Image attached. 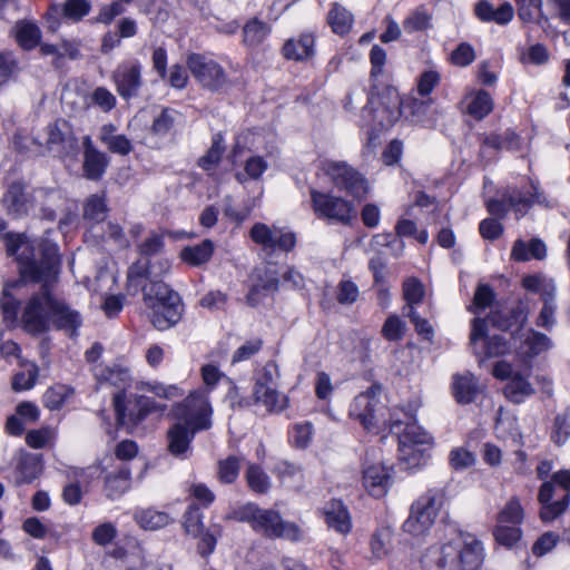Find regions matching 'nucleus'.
<instances>
[{"label": "nucleus", "instance_id": "obj_1", "mask_svg": "<svg viewBox=\"0 0 570 570\" xmlns=\"http://www.w3.org/2000/svg\"><path fill=\"white\" fill-rule=\"evenodd\" d=\"M7 254L19 262L21 276L42 287L27 303L23 314V328L31 334H40L51 327L73 336L82 324L81 315L63 301L52 296L49 286L58 278L60 257L58 247L51 243L41 245V258H33V246L22 234L4 235Z\"/></svg>", "mask_w": 570, "mask_h": 570}, {"label": "nucleus", "instance_id": "obj_2", "mask_svg": "<svg viewBox=\"0 0 570 570\" xmlns=\"http://www.w3.org/2000/svg\"><path fill=\"white\" fill-rule=\"evenodd\" d=\"M227 519L248 523L254 532L265 538H282L289 541L302 539V531L297 524L284 521L277 511L263 509L256 503L248 502L234 509Z\"/></svg>", "mask_w": 570, "mask_h": 570}, {"label": "nucleus", "instance_id": "obj_3", "mask_svg": "<svg viewBox=\"0 0 570 570\" xmlns=\"http://www.w3.org/2000/svg\"><path fill=\"white\" fill-rule=\"evenodd\" d=\"M435 570H479L483 560V547L472 534H459L429 556Z\"/></svg>", "mask_w": 570, "mask_h": 570}, {"label": "nucleus", "instance_id": "obj_4", "mask_svg": "<svg viewBox=\"0 0 570 570\" xmlns=\"http://www.w3.org/2000/svg\"><path fill=\"white\" fill-rule=\"evenodd\" d=\"M148 317L158 331L175 326L183 317L184 305L178 293L161 281H150L142 286Z\"/></svg>", "mask_w": 570, "mask_h": 570}, {"label": "nucleus", "instance_id": "obj_5", "mask_svg": "<svg viewBox=\"0 0 570 570\" xmlns=\"http://www.w3.org/2000/svg\"><path fill=\"white\" fill-rule=\"evenodd\" d=\"M381 107L374 114L372 109L365 107L363 117L368 122L375 121L381 128L393 126L402 114L411 116L414 121H421L429 111L432 99L430 97H407L402 99L399 92L393 88H387L380 98Z\"/></svg>", "mask_w": 570, "mask_h": 570}, {"label": "nucleus", "instance_id": "obj_6", "mask_svg": "<svg viewBox=\"0 0 570 570\" xmlns=\"http://www.w3.org/2000/svg\"><path fill=\"white\" fill-rule=\"evenodd\" d=\"M61 202L60 193L49 188H37L30 195L21 181L11 183L3 195L2 204L7 214L19 218L28 214L29 209L39 206L43 217L52 220L55 207Z\"/></svg>", "mask_w": 570, "mask_h": 570}, {"label": "nucleus", "instance_id": "obj_7", "mask_svg": "<svg viewBox=\"0 0 570 570\" xmlns=\"http://www.w3.org/2000/svg\"><path fill=\"white\" fill-rule=\"evenodd\" d=\"M488 322L503 331L511 326V320L508 316H503L500 312L491 313L489 318H474L470 335V343L474 354L484 358L504 355L511 348L510 343L503 335H488Z\"/></svg>", "mask_w": 570, "mask_h": 570}, {"label": "nucleus", "instance_id": "obj_8", "mask_svg": "<svg viewBox=\"0 0 570 570\" xmlns=\"http://www.w3.org/2000/svg\"><path fill=\"white\" fill-rule=\"evenodd\" d=\"M533 204L544 207H553L556 204L540 188L538 183H531L527 190L508 188L501 199L488 202V210L492 215L504 217L510 209H513L517 219L524 216Z\"/></svg>", "mask_w": 570, "mask_h": 570}, {"label": "nucleus", "instance_id": "obj_9", "mask_svg": "<svg viewBox=\"0 0 570 570\" xmlns=\"http://www.w3.org/2000/svg\"><path fill=\"white\" fill-rule=\"evenodd\" d=\"M348 415L370 432L391 425L386 419V405L381 399L379 385H372L356 395L350 404Z\"/></svg>", "mask_w": 570, "mask_h": 570}, {"label": "nucleus", "instance_id": "obj_10", "mask_svg": "<svg viewBox=\"0 0 570 570\" xmlns=\"http://www.w3.org/2000/svg\"><path fill=\"white\" fill-rule=\"evenodd\" d=\"M538 499L542 505L540 510L542 521L549 522L562 514L570 499V471L556 472L552 481L541 485Z\"/></svg>", "mask_w": 570, "mask_h": 570}, {"label": "nucleus", "instance_id": "obj_11", "mask_svg": "<svg viewBox=\"0 0 570 570\" xmlns=\"http://www.w3.org/2000/svg\"><path fill=\"white\" fill-rule=\"evenodd\" d=\"M443 503V494L436 490H429L414 501L410 514L404 521L403 531L421 537L429 532L433 525Z\"/></svg>", "mask_w": 570, "mask_h": 570}, {"label": "nucleus", "instance_id": "obj_12", "mask_svg": "<svg viewBox=\"0 0 570 570\" xmlns=\"http://www.w3.org/2000/svg\"><path fill=\"white\" fill-rule=\"evenodd\" d=\"M35 142L47 151L63 158L78 153V140L71 125L65 119H57L37 132Z\"/></svg>", "mask_w": 570, "mask_h": 570}, {"label": "nucleus", "instance_id": "obj_13", "mask_svg": "<svg viewBox=\"0 0 570 570\" xmlns=\"http://www.w3.org/2000/svg\"><path fill=\"white\" fill-rule=\"evenodd\" d=\"M186 65L195 80L203 89L212 92H218L232 83L224 67L205 55H188Z\"/></svg>", "mask_w": 570, "mask_h": 570}, {"label": "nucleus", "instance_id": "obj_14", "mask_svg": "<svg viewBox=\"0 0 570 570\" xmlns=\"http://www.w3.org/2000/svg\"><path fill=\"white\" fill-rule=\"evenodd\" d=\"M322 170L340 190L356 199L366 197L368 184L366 178L345 161L324 160Z\"/></svg>", "mask_w": 570, "mask_h": 570}, {"label": "nucleus", "instance_id": "obj_15", "mask_svg": "<svg viewBox=\"0 0 570 570\" xmlns=\"http://www.w3.org/2000/svg\"><path fill=\"white\" fill-rule=\"evenodd\" d=\"M209 390H196L181 403L174 407L177 420L194 426V430L205 431L212 426L213 409L209 403Z\"/></svg>", "mask_w": 570, "mask_h": 570}, {"label": "nucleus", "instance_id": "obj_16", "mask_svg": "<svg viewBox=\"0 0 570 570\" xmlns=\"http://www.w3.org/2000/svg\"><path fill=\"white\" fill-rule=\"evenodd\" d=\"M311 204L318 218L350 225L356 217L355 207L351 202L316 189L311 190Z\"/></svg>", "mask_w": 570, "mask_h": 570}, {"label": "nucleus", "instance_id": "obj_17", "mask_svg": "<svg viewBox=\"0 0 570 570\" xmlns=\"http://www.w3.org/2000/svg\"><path fill=\"white\" fill-rule=\"evenodd\" d=\"M492 374L498 380L509 381L503 392L505 397L513 403H522L535 393L533 385L529 382L530 371L522 374L515 372L510 363L499 361L494 364Z\"/></svg>", "mask_w": 570, "mask_h": 570}, {"label": "nucleus", "instance_id": "obj_18", "mask_svg": "<svg viewBox=\"0 0 570 570\" xmlns=\"http://www.w3.org/2000/svg\"><path fill=\"white\" fill-rule=\"evenodd\" d=\"M250 239L263 250L272 254L276 250L291 252L296 245V235L277 226L256 223L249 230Z\"/></svg>", "mask_w": 570, "mask_h": 570}, {"label": "nucleus", "instance_id": "obj_19", "mask_svg": "<svg viewBox=\"0 0 570 570\" xmlns=\"http://www.w3.org/2000/svg\"><path fill=\"white\" fill-rule=\"evenodd\" d=\"M114 407L119 426L134 428L154 410V402L144 395L136 396L135 402L126 403L125 394L115 393Z\"/></svg>", "mask_w": 570, "mask_h": 570}, {"label": "nucleus", "instance_id": "obj_20", "mask_svg": "<svg viewBox=\"0 0 570 570\" xmlns=\"http://www.w3.org/2000/svg\"><path fill=\"white\" fill-rule=\"evenodd\" d=\"M91 10L89 0H66L59 3H51L47 12L49 29L56 31L60 26V19L72 22L81 21Z\"/></svg>", "mask_w": 570, "mask_h": 570}, {"label": "nucleus", "instance_id": "obj_21", "mask_svg": "<svg viewBox=\"0 0 570 570\" xmlns=\"http://www.w3.org/2000/svg\"><path fill=\"white\" fill-rule=\"evenodd\" d=\"M111 79L121 98L136 97L142 85L141 65L138 61H125L112 72Z\"/></svg>", "mask_w": 570, "mask_h": 570}, {"label": "nucleus", "instance_id": "obj_22", "mask_svg": "<svg viewBox=\"0 0 570 570\" xmlns=\"http://www.w3.org/2000/svg\"><path fill=\"white\" fill-rule=\"evenodd\" d=\"M197 432L199 430H194V426L178 420L166 433L168 452L177 459H188L191 454V443Z\"/></svg>", "mask_w": 570, "mask_h": 570}, {"label": "nucleus", "instance_id": "obj_23", "mask_svg": "<svg viewBox=\"0 0 570 570\" xmlns=\"http://www.w3.org/2000/svg\"><path fill=\"white\" fill-rule=\"evenodd\" d=\"M363 484L372 497H384L391 484L389 469L382 464H373L365 468L363 472Z\"/></svg>", "mask_w": 570, "mask_h": 570}, {"label": "nucleus", "instance_id": "obj_24", "mask_svg": "<svg viewBox=\"0 0 570 570\" xmlns=\"http://www.w3.org/2000/svg\"><path fill=\"white\" fill-rule=\"evenodd\" d=\"M131 488V470L122 464L105 476L104 491L108 499L115 500L124 495Z\"/></svg>", "mask_w": 570, "mask_h": 570}, {"label": "nucleus", "instance_id": "obj_25", "mask_svg": "<svg viewBox=\"0 0 570 570\" xmlns=\"http://www.w3.org/2000/svg\"><path fill=\"white\" fill-rule=\"evenodd\" d=\"M100 385H110L118 390L117 393L125 394L131 385V375L127 367L120 365L97 367L95 373Z\"/></svg>", "mask_w": 570, "mask_h": 570}, {"label": "nucleus", "instance_id": "obj_26", "mask_svg": "<svg viewBox=\"0 0 570 570\" xmlns=\"http://www.w3.org/2000/svg\"><path fill=\"white\" fill-rule=\"evenodd\" d=\"M169 271V263L167 261L159 262V272H154V265H151L149 262H146L145 264L141 263H135L132 264L127 274L128 279V287L129 289L135 288V291H138L139 287L142 288L145 284H142L144 281H154L155 277H158Z\"/></svg>", "mask_w": 570, "mask_h": 570}, {"label": "nucleus", "instance_id": "obj_27", "mask_svg": "<svg viewBox=\"0 0 570 570\" xmlns=\"http://www.w3.org/2000/svg\"><path fill=\"white\" fill-rule=\"evenodd\" d=\"M42 472L41 456L32 453H23L20 455L14 470V482L17 485L31 483Z\"/></svg>", "mask_w": 570, "mask_h": 570}, {"label": "nucleus", "instance_id": "obj_28", "mask_svg": "<svg viewBox=\"0 0 570 570\" xmlns=\"http://www.w3.org/2000/svg\"><path fill=\"white\" fill-rule=\"evenodd\" d=\"M324 515L327 525L335 531L342 534H346L351 531V517L341 501L330 502L324 510Z\"/></svg>", "mask_w": 570, "mask_h": 570}, {"label": "nucleus", "instance_id": "obj_29", "mask_svg": "<svg viewBox=\"0 0 570 570\" xmlns=\"http://www.w3.org/2000/svg\"><path fill=\"white\" fill-rule=\"evenodd\" d=\"M253 396L255 403L262 404L268 412H281L288 406L287 397L279 393L275 385L254 387Z\"/></svg>", "mask_w": 570, "mask_h": 570}, {"label": "nucleus", "instance_id": "obj_30", "mask_svg": "<svg viewBox=\"0 0 570 570\" xmlns=\"http://www.w3.org/2000/svg\"><path fill=\"white\" fill-rule=\"evenodd\" d=\"M479 392L476 379L473 374L468 372L453 376V395L456 402L469 404L474 401Z\"/></svg>", "mask_w": 570, "mask_h": 570}, {"label": "nucleus", "instance_id": "obj_31", "mask_svg": "<svg viewBox=\"0 0 570 570\" xmlns=\"http://www.w3.org/2000/svg\"><path fill=\"white\" fill-rule=\"evenodd\" d=\"M475 14L482 21L507 24L513 18V8L510 3L505 2L495 9L488 1H480L475 6Z\"/></svg>", "mask_w": 570, "mask_h": 570}, {"label": "nucleus", "instance_id": "obj_32", "mask_svg": "<svg viewBox=\"0 0 570 570\" xmlns=\"http://www.w3.org/2000/svg\"><path fill=\"white\" fill-rule=\"evenodd\" d=\"M429 445H410L399 442V460L404 470H412L423 464L429 458Z\"/></svg>", "mask_w": 570, "mask_h": 570}, {"label": "nucleus", "instance_id": "obj_33", "mask_svg": "<svg viewBox=\"0 0 570 570\" xmlns=\"http://www.w3.org/2000/svg\"><path fill=\"white\" fill-rule=\"evenodd\" d=\"M314 37L302 35L298 39H289L283 47L285 58L293 60H305L314 53Z\"/></svg>", "mask_w": 570, "mask_h": 570}, {"label": "nucleus", "instance_id": "obj_34", "mask_svg": "<svg viewBox=\"0 0 570 570\" xmlns=\"http://www.w3.org/2000/svg\"><path fill=\"white\" fill-rule=\"evenodd\" d=\"M552 346L551 338L540 332L528 330L522 334L521 353L528 357H535L549 351Z\"/></svg>", "mask_w": 570, "mask_h": 570}, {"label": "nucleus", "instance_id": "obj_35", "mask_svg": "<svg viewBox=\"0 0 570 570\" xmlns=\"http://www.w3.org/2000/svg\"><path fill=\"white\" fill-rule=\"evenodd\" d=\"M109 164L108 157L98 149L83 153V175L90 180H99Z\"/></svg>", "mask_w": 570, "mask_h": 570}, {"label": "nucleus", "instance_id": "obj_36", "mask_svg": "<svg viewBox=\"0 0 570 570\" xmlns=\"http://www.w3.org/2000/svg\"><path fill=\"white\" fill-rule=\"evenodd\" d=\"M114 125H105L101 128L100 141L108 148L109 151L126 156L131 153V141L125 135H116Z\"/></svg>", "mask_w": 570, "mask_h": 570}, {"label": "nucleus", "instance_id": "obj_37", "mask_svg": "<svg viewBox=\"0 0 570 570\" xmlns=\"http://www.w3.org/2000/svg\"><path fill=\"white\" fill-rule=\"evenodd\" d=\"M214 248V243L209 239H205L194 246L184 247L180 252V257L185 263L191 266H200L212 258Z\"/></svg>", "mask_w": 570, "mask_h": 570}, {"label": "nucleus", "instance_id": "obj_38", "mask_svg": "<svg viewBox=\"0 0 570 570\" xmlns=\"http://www.w3.org/2000/svg\"><path fill=\"white\" fill-rule=\"evenodd\" d=\"M272 28L264 21L253 18L243 27V42L247 47H258L269 36Z\"/></svg>", "mask_w": 570, "mask_h": 570}, {"label": "nucleus", "instance_id": "obj_39", "mask_svg": "<svg viewBox=\"0 0 570 570\" xmlns=\"http://www.w3.org/2000/svg\"><path fill=\"white\" fill-rule=\"evenodd\" d=\"M278 283L279 281L277 277V273L274 268H271V271H265L264 276L259 275L258 281L252 286L250 291L246 296L248 305H257L259 302V295L262 293H272L277 291Z\"/></svg>", "mask_w": 570, "mask_h": 570}, {"label": "nucleus", "instance_id": "obj_40", "mask_svg": "<svg viewBox=\"0 0 570 570\" xmlns=\"http://www.w3.org/2000/svg\"><path fill=\"white\" fill-rule=\"evenodd\" d=\"M354 17L345 7L335 2L327 14V23L333 32L344 36L352 29Z\"/></svg>", "mask_w": 570, "mask_h": 570}, {"label": "nucleus", "instance_id": "obj_41", "mask_svg": "<svg viewBox=\"0 0 570 570\" xmlns=\"http://www.w3.org/2000/svg\"><path fill=\"white\" fill-rule=\"evenodd\" d=\"M273 472L281 483L289 488L299 489L303 487L304 474L299 465L283 460L276 463Z\"/></svg>", "mask_w": 570, "mask_h": 570}, {"label": "nucleus", "instance_id": "obj_42", "mask_svg": "<svg viewBox=\"0 0 570 570\" xmlns=\"http://www.w3.org/2000/svg\"><path fill=\"white\" fill-rule=\"evenodd\" d=\"M17 42L26 50H31L40 43L41 30L30 21H19L14 26Z\"/></svg>", "mask_w": 570, "mask_h": 570}, {"label": "nucleus", "instance_id": "obj_43", "mask_svg": "<svg viewBox=\"0 0 570 570\" xmlns=\"http://www.w3.org/2000/svg\"><path fill=\"white\" fill-rule=\"evenodd\" d=\"M247 487L256 494H266L272 488V480L264 469L256 463H248L245 471Z\"/></svg>", "mask_w": 570, "mask_h": 570}, {"label": "nucleus", "instance_id": "obj_44", "mask_svg": "<svg viewBox=\"0 0 570 570\" xmlns=\"http://www.w3.org/2000/svg\"><path fill=\"white\" fill-rule=\"evenodd\" d=\"M393 530L391 527H381L374 531L370 540L372 556L381 560L391 550Z\"/></svg>", "mask_w": 570, "mask_h": 570}, {"label": "nucleus", "instance_id": "obj_45", "mask_svg": "<svg viewBox=\"0 0 570 570\" xmlns=\"http://www.w3.org/2000/svg\"><path fill=\"white\" fill-rule=\"evenodd\" d=\"M222 537V527L213 524L200 531L197 539L196 550L202 558H208L215 551L218 539Z\"/></svg>", "mask_w": 570, "mask_h": 570}, {"label": "nucleus", "instance_id": "obj_46", "mask_svg": "<svg viewBox=\"0 0 570 570\" xmlns=\"http://www.w3.org/2000/svg\"><path fill=\"white\" fill-rule=\"evenodd\" d=\"M136 521L146 530H157L171 522L168 513L154 509H145L136 513Z\"/></svg>", "mask_w": 570, "mask_h": 570}, {"label": "nucleus", "instance_id": "obj_47", "mask_svg": "<svg viewBox=\"0 0 570 570\" xmlns=\"http://www.w3.org/2000/svg\"><path fill=\"white\" fill-rule=\"evenodd\" d=\"M524 518V512L517 498L510 499L498 514V523L519 527Z\"/></svg>", "mask_w": 570, "mask_h": 570}, {"label": "nucleus", "instance_id": "obj_48", "mask_svg": "<svg viewBox=\"0 0 570 570\" xmlns=\"http://www.w3.org/2000/svg\"><path fill=\"white\" fill-rule=\"evenodd\" d=\"M224 151L223 137L222 135H216L210 148L199 158L198 166L206 171L214 169L219 164Z\"/></svg>", "mask_w": 570, "mask_h": 570}, {"label": "nucleus", "instance_id": "obj_49", "mask_svg": "<svg viewBox=\"0 0 570 570\" xmlns=\"http://www.w3.org/2000/svg\"><path fill=\"white\" fill-rule=\"evenodd\" d=\"M425 295L424 285L416 277H409L403 282V298L405 301L404 306H411L415 308Z\"/></svg>", "mask_w": 570, "mask_h": 570}, {"label": "nucleus", "instance_id": "obj_50", "mask_svg": "<svg viewBox=\"0 0 570 570\" xmlns=\"http://www.w3.org/2000/svg\"><path fill=\"white\" fill-rule=\"evenodd\" d=\"M401 443H410V445H429L432 446L433 438L429 432L416 424H407L403 433L399 438Z\"/></svg>", "mask_w": 570, "mask_h": 570}, {"label": "nucleus", "instance_id": "obj_51", "mask_svg": "<svg viewBox=\"0 0 570 570\" xmlns=\"http://www.w3.org/2000/svg\"><path fill=\"white\" fill-rule=\"evenodd\" d=\"M23 370L18 372L13 376L12 389L14 391H24L31 389L38 376V367L33 363H23L21 364Z\"/></svg>", "mask_w": 570, "mask_h": 570}, {"label": "nucleus", "instance_id": "obj_52", "mask_svg": "<svg viewBox=\"0 0 570 570\" xmlns=\"http://www.w3.org/2000/svg\"><path fill=\"white\" fill-rule=\"evenodd\" d=\"M493 101L489 92L481 90L468 106V112L475 119H482L491 112Z\"/></svg>", "mask_w": 570, "mask_h": 570}, {"label": "nucleus", "instance_id": "obj_53", "mask_svg": "<svg viewBox=\"0 0 570 570\" xmlns=\"http://www.w3.org/2000/svg\"><path fill=\"white\" fill-rule=\"evenodd\" d=\"M240 459L237 456H228L218 462V479L222 483L230 484L236 481L239 474Z\"/></svg>", "mask_w": 570, "mask_h": 570}, {"label": "nucleus", "instance_id": "obj_54", "mask_svg": "<svg viewBox=\"0 0 570 570\" xmlns=\"http://www.w3.org/2000/svg\"><path fill=\"white\" fill-rule=\"evenodd\" d=\"M268 168V164L261 156H253L248 158L245 163L244 170L245 174L238 173L236 174V179L239 183H244L246 178L257 180L262 177V175Z\"/></svg>", "mask_w": 570, "mask_h": 570}, {"label": "nucleus", "instance_id": "obj_55", "mask_svg": "<svg viewBox=\"0 0 570 570\" xmlns=\"http://www.w3.org/2000/svg\"><path fill=\"white\" fill-rule=\"evenodd\" d=\"M183 527L186 534L196 538L200 531L205 530L203 513L196 505H190L184 514Z\"/></svg>", "mask_w": 570, "mask_h": 570}, {"label": "nucleus", "instance_id": "obj_56", "mask_svg": "<svg viewBox=\"0 0 570 570\" xmlns=\"http://www.w3.org/2000/svg\"><path fill=\"white\" fill-rule=\"evenodd\" d=\"M405 328V323L400 316L392 314L385 320L381 334L387 341L397 342L403 338Z\"/></svg>", "mask_w": 570, "mask_h": 570}, {"label": "nucleus", "instance_id": "obj_57", "mask_svg": "<svg viewBox=\"0 0 570 570\" xmlns=\"http://www.w3.org/2000/svg\"><path fill=\"white\" fill-rule=\"evenodd\" d=\"M431 16L423 8L411 12L403 21V28L406 32L413 33L425 30L430 27Z\"/></svg>", "mask_w": 570, "mask_h": 570}, {"label": "nucleus", "instance_id": "obj_58", "mask_svg": "<svg viewBox=\"0 0 570 570\" xmlns=\"http://www.w3.org/2000/svg\"><path fill=\"white\" fill-rule=\"evenodd\" d=\"M570 436V410L558 414L554 419L553 430L551 433L552 441L562 445Z\"/></svg>", "mask_w": 570, "mask_h": 570}, {"label": "nucleus", "instance_id": "obj_59", "mask_svg": "<svg viewBox=\"0 0 570 570\" xmlns=\"http://www.w3.org/2000/svg\"><path fill=\"white\" fill-rule=\"evenodd\" d=\"M107 206L102 197L92 195L86 203L83 209L85 219L99 223L106 218Z\"/></svg>", "mask_w": 570, "mask_h": 570}, {"label": "nucleus", "instance_id": "obj_60", "mask_svg": "<svg viewBox=\"0 0 570 570\" xmlns=\"http://www.w3.org/2000/svg\"><path fill=\"white\" fill-rule=\"evenodd\" d=\"M493 535L498 543L512 547L521 538V530L519 527L498 523L493 530Z\"/></svg>", "mask_w": 570, "mask_h": 570}, {"label": "nucleus", "instance_id": "obj_61", "mask_svg": "<svg viewBox=\"0 0 570 570\" xmlns=\"http://www.w3.org/2000/svg\"><path fill=\"white\" fill-rule=\"evenodd\" d=\"M313 439V425L311 422L297 423L293 426L291 442L297 449H306Z\"/></svg>", "mask_w": 570, "mask_h": 570}, {"label": "nucleus", "instance_id": "obj_62", "mask_svg": "<svg viewBox=\"0 0 570 570\" xmlns=\"http://www.w3.org/2000/svg\"><path fill=\"white\" fill-rule=\"evenodd\" d=\"M0 309L7 324L11 325L17 321L19 302L10 294L9 285L2 292Z\"/></svg>", "mask_w": 570, "mask_h": 570}, {"label": "nucleus", "instance_id": "obj_63", "mask_svg": "<svg viewBox=\"0 0 570 570\" xmlns=\"http://www.w3.org/2000/svg\"><path fill=\"white\" fill-rule=\"evenodd\" d=\"M176 111L165 108L153 121L151 131L157 136H166L174 128Z\"/></svg>", "mask_w": 570, "mask_h": 570}, {"label": "nucleus", "instance_id": "obj_64", "mask_svg": "<svg viewBox=\"0 0 570 570\" xmlns=\"http://www.w3.org/2000/svg\"><path fill=\"white\" fill-rule=\"evenodd\" d=\"M228 295L219 289L209 291L199 299V305L210 312L225 309Z\"/></svg>", "mask_w": 570, "mask_h": 570}]
</instances>
